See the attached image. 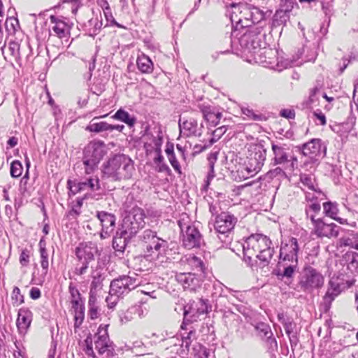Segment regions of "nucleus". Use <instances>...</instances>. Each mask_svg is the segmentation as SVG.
I'll use <instances>...</instances> for the list:
<instances>
[{"label":"nucleus","instance_id":"obj_3","mask_svg":"<svg viewBox=\"0 0 358 358\" xmlns=\"http://www.w3.org/2000/svg\"><path fill=\"white\" fill-rule=\"evenodd\" d=\"M230 7L231 10H228V13L230 15L231 23L236 24V29H238V27L250 29L255 28L252 27L253 24L257 26L265 24L264 13L259 8L240 3H233Z\"/></svg>","mask_w":358,"mask_h":358},{"label":"nucleus","instance_id":"obj_18","mask_svg":"<svg viewBox=\"0 0 358 358\" xmlns=\"http://www.w3.org/2000/svg\"><path fill=\"white\" fill-rule=\"evenodd\" d=\"M67 187L73 195L86 190L96 191L100 189L99 179L97 176L90 177L78 182L69 180Z\"/></svg>","mask_w":358,"mask_h":358},{"label":"nucleus","instance_id":"obj_52","mask_svg":"<svg viewBox=\"0 0 358 358\" xmlns=\"http://www.w3.org/2000/svg\"><path fill=\"white\" fill-rule=\"evenodd\" d=\"M69 292L70 294V299L71 301H76L82 299L81 294L78 289V288L76 287V285L71 282L69 286Z\"/></svg>","mask_w":358,"mask_h":358},{"label":"nucleus","instance_id":"obj_35","mask_svg":"<svg viewBox=\"0 0 358 358\" xmlns=\"http://www.w3.org/2000/svg\"><path fill=\"white\" fill-rule=\"evenodd\" d=\"M51 22L55 23L52 27L54 32L59 37L63 38L68 34V27L66 24L62 20H58L55 16L50 17Z\"/></svg>","mask_w":358,"mask_h":358},{"label":"nucleus","instance_id":"obj_1","mask_svg":"<svg viewBox=\"0 0 358 358\" xmlns=\"http://www.w3.org/2000/svg\"><path fill=\"white\" fill-rule=\"evenodd\" d=\"M140 239L143 243L145 257L147 259L157 266L168 262V254L170 252L169 243L158 237L156 231L145 229L140 236Z\"/></svg>","mask_w":358,"mask_h":358},{"label":"nucleus","instance_id":"obj_27","mask_svg":"<svg viewBox=\"0 0 358 358\" xmlns=\"http://www.w3.org/2000/svg\"><path fill=\"white\" fill-rule=\"evenodd\" d=\"M31 312L27 308H20L18 311L16 325L21 334H26L31 322Z\"/></svg>","mask_w":358,"mask_h":358},{"label":"nucleus","instance_id":"obj_12","mask_svg":"<svg viewBox=\"0 0 358 358\" xmlns=\"http://www.w3.org/2000/svg\"><path fill=\"white\" fill-rule=\"evenodd\" d=\"M207 301L202 299H196L189 301L183 307V322L181 329H185L189 324L196 322L200 315L208 312Z\"/></svg>","mask_w":358,"mask_h":358},{"label":"nucleus","instance_id":"obj_4","mask_svg":"<svg viewBox=\"0 0 358 358\" xmlns=\"http://www.w3.org/2000/svg\"><path fill=\"white\" fill-rule=\"evenodd\" d=\"M263 25H258L255 28H250L247 30L239 38V43L241 47L244 51H247L249 53L257 54L259 52L264 50L260 54L265 55L266 59L264 62L267 64L271 65L273 67L275 62L274 57L277 55V51L272 49H262L261 48V38L260 34L262 31Z\"/></svg>","mask_w":358,"mask_h":358},{"label":"nucleus","instance_id":"obj_54","mask_svg":"<svg viewBox=\"0 0 358 358\" xmlns=\"http://www.w3.org/2000/svg\"><path fill=\"white\" fill-rule=\"evenodd\" d=\"M71 308L73 309V312L80 311L85 309L84 300L83 299L76 301H71Z\"/></svg>","mask_w":358,"mask_h":358},{"label":"nucleus","instance_id":"obj_11","mask_svg":"<svg viewBox=\"0 0 358 358\" xmlns=\"http://www.w3.org/2000/svg\"><path fill=\"white\" fill-rule=\"evenodd\" d=\"M137 275H121L111 281L110 285L109 295L122 297L129 294L141 284V280Z\"/></svg>","mask_w":358,"mask_h":358},{"label":"nucleus","instance_id":"obj_13","mask_svg":"<svg viewBox=\"0 0 358 358\" xmlns=\"http://www.w3.org/2000/svg\"><path fill=\"white\" fill-rule=\"evenodd\" d=\"M345 288L343 280L338 278H331L327 284V291L322 297L320 307L324 313H327L331 307L332 302Z\"/></svg>","mask_w":358,"mask_h":358},{"label":"nucleus","instance_id":"obj_43","mask_svg":"<svg viewBox=\"0 0 358 358\" xmlns=\"http://www.w3.org/2000/svg\"><path fill=\"white\" fill-rule=\"evenodd\" d=\"M227 131V127L225 125H222L215 129L212 132V138L209 141V144L207 145H204L203 149H206L207 148L211 146L215 142H217Z\"/></svg>","mask_w":358,"mask_h":358},{"label":"nucleus","instance_id":"obj_53","mask_svg":"<svg viewBox=\"0 0 358 358\" xmlns=\"http://www.w3.org/2000/svg\"><path fill=\"white\" fill-rule=\"evenodd\" d=\"M29 262V251L27 249L22 250L20 256V263L22 266H27Z\"/></svg>","mask_w":358,"mask_h":358},{"label":"nucleus","instance_id":"obj_40","mask_svg":"<svg viewBox=\"0 0 358 358\" xmlns=\"http://www.w3.org/2000/svg\"><path fill=\"white\" fill-rule=\"evenodd\" d=\"M289 19V12L285 10H278L273 15V24L274 26H280L286 24Z\"/></svg>","mask_w":358,"mask_h":358},{"label":"nucleus","instance_id":"obj_28","mask_svg":"<svg viewBox=\"0 0 358 358\" xmlns=\"http://www.w3.org/2000/svg\"><path fill=\"white\" fill-rule=\"evenodd\" d=\"M1 50L2 54L4 55L5 59H7L6 54H9V55L13 57L15 62L20 65V60L22 56V48L20 44H19L16 41H10L8 43V46L6 49V44L1 47Z\"/></svg>","mask_w":358,"mask_h":358},{"label":"nucleus","instance_id":"obj_44","mask_svg":"<svg viewBox=\"0 0 358 358\" xmlns=\"http://www.w3.org/2000/svg\"><path fill=\"white\" fill-rule=\"evenodd\" d=\"M253 326L257 331L258 336L262 339L266 336L272 335L271 327L268 324L264 322H257Z\"/></svg>","mask_w":358,"mask_h":358},{"label":"nucleus","instance_id":"obj_25","mask_svg":"<svg viewBox=\"0 0 358 358\" xmlns=\"http://www.w3.org/2000/svg\"><path fill=\"white\" fill-rule=\"evenodd\" d=\"M176 280L185 289L194 291L200 286L199 278L193 273H176Z\"/></svg>","mask_w":358,"mask_h":358},{"label":"nucleus","instance_id":"obj_24","mask_svg":"<svg viewBox=\"0 0 358 358\" xmlns=\"http://www.w3.org/2000/svg\"><path fill=\"white\" fill-rule=\"evenodd\" d=\"M202 124H201V127H199L197 121L193 118L185 120L184 117H180L179 119L180 132H182L184 135L187 136H201L202 134Z\"/></svg>","mask_w":358,"mask_h":358},{"label":"nucleus","instance_id":"obj_37","mask_svg":"<svg viewBox=\"0 0 358 358\" xmlns=\"http://www.w3.org/2000/svg\"><path fill=\"white\" fill-rule=\"evenodd\" d=\"M341 246H348L358 250V233L352 231L340 239Z\"/></svg>","mask_w":358,"mask_h":358},{"label":"nucleus","instance_id":"obj_26","mask_svg":"<svg viewBox=\"0 0 358 358\" xmlns=\"http://www.w3.org/2000/svg\"><path fill=\"white\" fill-rule=\"evenodd\" d=\"M198 108L203 115V119L211 126H216L220 122L222 114L217 110L214 107L204 103L199 104Z\"/></svg>","mask_w":358,"mask_h":358},{"label":"nucleus","instance_id":"obj_21","mask_svg":"<svg viewBox=\"0 0 358 358\" xmlns=\"http://www.w3.org/2000/svg\"><path fill=\"white\" fill-rule=\"evenodd\" d=\"M104 155V143L101 141H91L85 148L83 159L99 163Z\"/></svg>","mask_w":358,"mask_h":358},{"label":"nucleus","instance_id":"obj_19","mask_svg":"<svg viewBox=\"0 0 358 358\" xmlns=\"http://www.w3.org/2000/svg\"><path fill=\"white\" fill-rule=\"evenodd\" d=\"M237 218L229 212H222L215 217L214 228L218 234H225L230 232L236 225Z\"/></svg>","mask_w":358,"mask_h":358},{"label":"nucleus","instance_id":"obj_6","mask_svg":"<svg viewBox=\"0 0 358 358\" xmlns=\"http://www.w3.org/2000/svg\"><path fill=\"white\" fill-rule=\"evenodd\" d=\"M145 213L140 208H133L124 217L121 228L117 231V234L125 236L126 238L134 237L140 229L145 224Z\"/></svg>","mask_w":358,"mask_h":358},{"label":"nucleus","instance_id":"obj_36","mask_svg":"<svg viewBox=\"0 0 358 358\" xmlns=\"http://www.w3.org/2000/svg\"><path fill=\"white\" fill-rule=\"evenodd\" d=\"M104 276L100 272H95L92 275L90 285V296H96V292L102 289Z\"/></svg>","mask_w":358,"mask_h":358},{"label":"nucleus","instance_id":"obj_2","mask_svg":"<svg viewBox=\"0 0 358 358\" xmlns=\"http://www.w3.org/2000/svg\"><path fill=\"white\" fill-rule=\"evenodd\" d=\"M243 251L245 261L250 262L252 257L255 256L262 262L263 266L269 264L274 253L271 240L262 234L248 236L243 244Z\"/></svg>","mask_w":358,"mask_h":358},{"label":"nucleus","instance_id":"obj_16","mask_svg":"<svg viewBox=\"0 0 358 358\" xmlns=\"http://www.w3.org/2000/svg\"><path fill=\"white\" fill-rule=\"evenodd\" d=\"M299 245L296 238L291 237L281 242L279 261L298 262Z\"/></svg>","mask_w":358,"mask_h":358},{"label":"nucleus","instance_id":"obj_15","mask_svg":"<svg viewBox=\"0 0 358 358\" xmlns=\"http://www.w3.org/2000/svg\"><path fill=\"white\" fill-rule=\"evenodd\" d=\"M108 324H101L94 335V347L99 354L103 358H108L113 355V348L110 344L107 328Z\"/></svg>","mask_w":358,"mask_h":358},{"label":"nucleus","instance_id":"obj_42","mask_svg":"<svg viewBox=\"0 0 358 358\" xmlns=\"http://www.w3.org/2000/svg\"><path fill=\"white\" fill-rule=\"evenodd\" d=\"M131 238H126L125 236H122L121 234H116L113 241V248L118 252H123L127 242Z\"/></svg>","mask_w":358,"mask_h":358},{"label":"nucleus","instance_id":"obj_48","mask_svg":"<svg viewBox=\"0 0 358 358\" xmlns=\"http://www.w3.org/2000/svg\"><path fill=\"white\" fill-rule=\"evenodd\" d=\"M23 170L21 162L18 160H14L10 164V176L13 178H18L22 175Z\"/></svg>","mask_w":358,"mask_h":358},{"label":"nucleus","instance_id":"obj_58","mask_svg":"<svg viewBox=\"0 0 358 358\" xmlns=\"http://www.w3.org/2000/svg\"><path fill=\"white\" fill-rule=\"evenodd\" d=\"M168 159H169L170 164H171L172 167L173 168V169L176 171V172H177L179 174H181L182 173L181 167H180V163L178 162V161L177 160V159L176 157V155L169 157L168 158Z\"/></svg>","mask_w":358,"mask_h":358},{"label":"nucleus","instance_id":"obj_55","mask_svg":"<svg viewBox=\"0 0 358 358\" xmlns=\"http://www.w3.org/2000/svg\"><path fill=\"white\" fill-rule=\"evenodd\" d=\"M86 343V348H85V352L86 355H87L90 357H94V352L92 348V340L90 337H87V338L85 341Z\"/></svg>","mask_w":358,"mask_h":358},{"label":"nucleus","instance_id":"obj_49","mask_svg":"<svg viewBox=\"0 0 358 358\" xmlns=\"http://www.w3.org/2000/svg\"><path fill=\"white\" fill-rule=\"evenodd\" d=\"M338 358H358V350L345 348L339 352Z\"/></svg>","mask_w":358,"mask_h":358},{"label":"nucleus","instance_id":"obj_59","mask_svg":"<svg viewBox=\"0 0 358 358\" xmlns=\"http://www.w3.org/2000/svg\"><path fill=\"white\" fill-rule=\"evenodd\" d=\"M152 143L153 144V149L155 152L161 151V146L162 144V138L159 135L157 136H153Z\"/></svg>","mask_w":358,"mask_h":358},{"label":"nucleus","instance_id":"obj_9","mask_svg":"<svg viewBox=\"0 0 358 358\" xmlns=\"http://www.w3.org/2000/svg\"><path fill=\"white\" fill-rule=\"evenodd\" d=\"M266 150L259 145H250L248 149V155L245 162L247 177H252L259 173L264 164Z\"/></svg>","mask_w":358,"mask_h":358},{"label":"nucleus","instance_id":"obj_5","mask_svg":"<svg viewBox=\"0 0 358 358\" xmlns=\"http://www.w3.org/2000/svg\"><path fill=\"white\" fill-rule=\"evenodd\" d=\"M134 171V162L124 154L115 155L109 159L103 169L106 177L115 181L131 178Z\"/></svg>","mask_w":358,"mask_h":358},{"label":"nucleus","instance_id":"obj_14","mask_svg":"<svg viewBox=\"0 0 358 358\" xmlns=\"http://www.w3.org/2000/svg\"><path fill=\"white\" fill-rule=\"evenodd\" d=\"M75 252L78 263L74 273L78 275H83L86 273L90 263L94 259L92 248L87 243H80L76 248Z\"/></svg>","mask_w":358,"mask_h":358},{"label":"nucleus","instance_id":"obj_30","mask_svg":"<svg viewBox=\"0 0 358 358\" xmlns=\"http://www.w3.org/2000/svg\"><path fill=\"white\" fill-rule=\"evenodd\" d=\"M300 182L304 187H306L308 189L313 191L315 193H322V191L318 187L314 175L308 173H301Z\"/></svg>","mask_w":358,"mask_h":358},{"label":"nucleus","instance_id":"obj_61","mask_svg":"<svg viewBox=\"0 0 358 358\" xmlns=\"http://www.w3.org/2000/svg\"><path fill=\"white\" fill-rule=\"evenodd\" d=\"M313 115L319 120L320 125H325L327 123L325 115L320 110H317L313 113Z\"/></svg>","mask_w":358,"mask_h":358},{"label":"nucleus","instance_id":"obj_22","mask_svg":"<svg viewBox=\"0 0 358 358\" xmlns=\"http://www.w3.org/2000/svg\"><path fill=\"white\" fill-rule=\"evenodd\" d=\"M96 217L102 227V230L100 234L101 238H106L107 236H110V233L115 229V216L106 211H99L97 212Z\"/></svg>","mask_w":358,"mask_h":358},{"label":"nucleus","instance_id":"obj_32","mask_svg":"<svg viewBox=\"0 0 358 358\" xmlns=\"http://www.w3.org/2000/svg\"><path fill=\"white\" fill-rule=\"evenodd\" d=\"M320 211L321 206L318 202L307 203L305 206L306 217L311 221L312 224L317 222Z\"/></svg>","mask_w":358,"mask_h":358},{"label":"nucleus","instance_id":"obj_20","mask_svg":"<svg viewBox=\"0 0 358 358\" xmlns=\"http://www.w3.org/2000/svg\"><path fill=\"white\" fill-rule=\"evenodd\" d=\"M326 145L322 143V140L318 138L312 139L303 144L302 147L303 155L310 158L324 157L326 155Z\"/></svg>","mask_w":358,"mask_h":358},{"label":"nucleus","instance_id":"obj_8","mask_svg":"<svg viewBox=\"0 0 358 358\" xmlns=\"http://www.w3.org/2000/svg\"><path fill=\"white\" fill-rule=\"evenodd\" d=\"M324 284V275L316 268L308 266L304 267L299 276L298 286L302 292L310 294L321 289Z\"/></svg>","mask_w":358,"mask_h":358},{"label":"nucleus","instance_id":"obj_31","mask_svg":"<svg viewBox=\"0 0 358 358\" xmlns=\"http://www.w3.org/2000/svg\"><path fill=\"white\" fill-rule=\"evenodd\" d=\"M138 70L143 73H151L153 71V63L150 58L142 53L136 59Z\"/></svg>","mask_w":358,"mask_h":358},{"label":"nucleus","instance_id":"obj_60","mask_svg":"<svg viewBox=\"0 0 358 358\" xmlns=\"http://www.w3.org/2000/svg\"><path fill=\"white\" fill-rule=\"evenodd\" d=\"M280 115L287 119H294L295 117V111L293 109H282L280 112Z\"/></svg>","mask_w":358,"mask_h":358},{"label":"nucleus","instance_id":"obj_38","mask_svg":"<svg viewBox=\"0 0 358 358\" xmlns=\"http://www.w3.org/2000/svg\"><path fill=\"white\" fill-rule=\"evenodd\" d=\"M40 264L44 274H47L49 267L48 254L45 242L41 239L39 242Z\"/></svg>","mask_w":358,"mask_h":358},{"label":"nucleus","instance_id":"obj_39","mask_svg":"<svg viewBox=\"0 0 358 358\" xmlns=\"http://www.w3.org/2000/svg\"><path fill=\"white\" fill-rule=\"evenodd\" d=\"M87 315L91 320L97 319L99 316L96 296H89Z\"/></svg>","mask_w":358,"mask_h":358},{"label":"nucleus","instance_id":"obj_33","mask_svg":"<svg viewBox=\"0 0 358 358\" xmlns=\"http://www.w3.org/2000/svg\"><path fill=\"white\" fill-rule=\"evenodd\" d=\"M101 117H94L89 124L86 127V130L90 132L100 133L102 131H108L110 124L106 122H97Z\"/></svg>","mask_w":358,"mask_h":358},{"label":"nucleus","instance_id":"obj_50","mask_svg":"<svg viewBox=\"0 0 358 358\" xmlns=\"http://www.w3.org/2000/svg\"><path fill=\"white\" fill-rule=\"evenodd\" d=\"M83 164L85 166V174L90 175L97 169L99 163L93 162V160L83 159Z\"/></svg>","mask_w":358,"mask_h":358},{"label":"nucleus","instance_id":"obj_64","mask_svg":"<svg viewBox=\"0 0 358 358\" xmlns=\"http://www.w3.org/2000/svg\"><path fill=\"white\" fill-rule=\"evenodd\" d=\"M81 211L80 208L73 206L72 208L69 211L68 216L71 219H76L80 215Z\"/></svg>","mask_w":358,"mask_h":358},{"label":"nucleus","instance_id":"obj_57","mask_svg":"<svg viewBox=\"0 0 358 358\" xmlns=\"http://www.w3.org/2000/svg\"><path fill=\"white\" fill-rule=\"evenodd\" d=\"M12 299L18 303H22L24 301L23 296L20 294V289L17 287L13 288Z\"/></svg>","mask_w":358,"mask_h":358},{"label":"nucleus","instance_id":"obj_10","mask_svg":"<svg viewBox=\"0 0 358 358\" xmlns=\"http://www.w3.org/2000/svg\"><path fill=\"white\" fill-rule=\"evenodd\" d=\"M271 150L273 154L272 161L274 165H280L285 169L294 171L297 165V158L289 153V148L286 144L273 141Z\"/></svg>","mask_w":358,"mask_h":358},{"label":"nucleus","instance_id":"obj_29","mask_svg":"<svg viewBox=\"0 0 358 358\" xmlns=\"http://www.w3.org/2000/svg\"><path fill=\"white\" fill-rule=\"evenodd\" d=\"M324 213L341 224L348 223L347 220L338 216L339 210L336 202L327 201L323 203Z\"/></svg>","mask_w":358,"mask_h":358},{"label":"nucleus","instance_id":"obj_56","mask_svg":"<svg viewBox=\"0 0 358 358\" xmlns=\"http://www.w3.org/2000/svg\"><path fill=\"white\" fill-rule=\"evenodd\" d=\"M215 177L214 173V166H213V162L210 159V171L208 173L206 180L205 181V185L203 186V189L205 190L207 189L208 187L210 185V180Z\"/></svg>","mask_w":358,"mask_h":358},{"label":"nucleus","instance_id":"obj_62","mask_svg":"<svg viewBox=\"0 0 358 358\" xmlns=\"http://www.w3.org/2000/svg\"><path fill=\"white\" fill-rule=\"evenodd\" d=\"M89 23L91 25H94L93 31L92 33H90V35H96V31L99 30L101 27V25H102L101 22H99L98 18H93L89 21Z\"/></svg>","mask_w":358,"mask_h":358},{"label":"nucleus","instance_id":"obj_46","mask_svg":"<svg viewBox=\"0 0 358 358\" xmlns=\"http://www.w3.org/2000/svg\"><path fill=\"white\" fill-rule=\"evenodd\" d=\"M331 129L341 136L348 134L351 130L350 126L348 122L335 124L331 126Z\"/></svg>","mask_w":358,"mask_h":358},{"label":"nucleus","instance_id":"obj_45","mask_svg":"<svg viewBox=\"0 0 358 358\" xmlns=\"http://www.w3.org/2000/svg\"><path fill=\"white\" fill-rule=\"evenodd\" d=\"M187 262L188 264L192 268V269L197 271H203V262L200 258L194 255H189L187 258Z\"/></svg>","mask_w":358,"mask_h":358},{"label":"nucleus","instance_id":"obj_23","mask_svg":"<svg viewBox=\"0 0 358 358\" xmlns=\"http://www.w3.org/2000/svg\"><path fill=\"white\" fill-rule=\"evenodd\" d=\"M298 262L278 261L275 274L279 280H292L296 271Z\"/></svg>","mask_w":358,"mask_h":358},{"label":"nucleus","instance_id":"obj_7","mask_svg":"<svg viewBox=\"0 0 358 358\" xmlns=\"http://www.w3.org/2000/svg\"><path fill=\"white\" fill-rule=\"evenodd\" d=\"M182 235V245L187 249L200 248L204 245L203 236L195 224L189 223V217H182L178 221Z\"/></svg>","mask_w":358,"mask_h":358},{"label":"nucleus","instance_id":"obj_34","mask_svg":"<svg viewBox=\"0 0 358 358\" xmlns=\"http://www.w3.org/2000/svg\"><path fill=\"white\" fill-rule=\"evenodd\" d=\"M112 117L123 122L129 127H133L136 122V118L134 116L131 115L128 112L122 108L117 110Z\"/></svg>","mask_w":358,"mask_h":358},{"label":"nucleus","instance_id":"obj_47","mask_svg":"<svg viewBox=\"0 0 358 358\" xmlns=\"http://www.w3.org/2000/svg\"><path fill=\"white\" fill-rule=\"evenodd\" d=\"M243 115H245L244 118L252 120L255 121H262L265 120L263 115L255 113L252 109L249 108H242L241 109Z\"/></svg>","mask_w":358,"mask_h":358},{"label":"nucleus","instance_id":"obj_17","mask_svg":"<svg viewBox=\"0 0 358 358\" xmlns=\"http://www.w3.org/2000/svg\"><path fill=\"white\" fill-rule=\"evenodd\" d=\"M312 225L313 227L312 234L317 238H331L338 236L340 227L334 223H325L321 217H318L317 222Z\"/></svg>","mask_w":358,"mask_h":358},{"label":"nucleus","instance_id":"obj_63","mask_svg":"<svg viewBox=\"0 0 358 358\" xmlns=\"http://www.w3.org/2000/svg\"><path fill=\"white\" fill-rule=\"evenodd\" d=\"M119 298L120 297L112 295L107 296L106 299V301L107 303L108 307L109 308H113L116 306Z\"/></svg>","mask_w":358,"mask_h":358},{"label":"nucleus","instance_id":"obj_51","mask_svg":"<svg viewBox=\"0 0 358 358\" xmlns=\"http://www.w3.org/2000/svg\"><path fill=\"white\" fill-rule=\"evenodd\" d=\"M74 316V329L75 331H76L77 329L80 328L81 324L83 322L84 318H85V310L73 312Z\"/></svg>","mask_w":358,"mask_h":358},{"label":"nucleus","instance_id":"obj_41","mask_svg":"<svg viewBox=\"0 0 358 358\" xmlns=\"http://www.w3.org/2000/svg\"><path fill=\"white\" fill-rule=\"evenodd\" d=\"M184 330H188V332L182 334L180 345L188 350L192 341L196 339V333L194 329H192V327L188 329L187 328V326Z\"/></svg>","mask_w":358,"mask_h":358}]
</instances>
